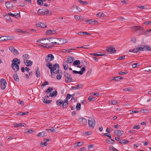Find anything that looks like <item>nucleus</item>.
Wrapping results in <instances>:
<instances>
[{
  "mask_svg": "<svg viewBox=\"0 0 151 151\" xmlns=\"http://www.w3.org/2000/svg\"><path fill=\"white\" fill-rule=\"evenodd\" d=\"M46 66L50 69L51 74L53 72L55 74H57L56 78L58 80H60L61 78L63 73L59 70V65L58 64L55 63L52 66V64L49 63L46 64Z\"/></svg>",
  "mask_w": 151,
  "mask_h": 151,
  "instance_id": "1",
  "label": "nucleus"
},
{
  "mask_svg": "<svg viewBox=\"0 0 151 151\" xmlns=\"http://www.w3.org/2000/svg\"><path fill=\"white\" fill-rule=\"evenodd\" d=\"M12 62L11 66L14 72H16L19 69V64L20 63V60L17 58H14L12 60Z\"/></svg>",
  "mask_w": 151,
  "mask_h": 151,
  "instance_id": "2",
  "label": "nucleus"
},
{
  "mask_svg": "<svg viewBox=\"0 0 151 151\" xmlns=\"http://www.w3.org/2000/svg\"><path fill=\"white\" fill-rule=\"evenodd\" d=\"M63 75L65 78V81L66 83L73 81V79L71 77V75L66 72H63Z\"/></svg>",
  "mask_w": 151,
  "mask_h": 151,
  "instance_id": "3",
  "label": "nucleus"
},
{
  "mask_svg": "<svg viewBox=\"0 0 151 151\" xmlns=\"http://www.w3.org/2000/svg\"><path fill=\"white\" fill-rule=\"evenodd\" d=\"M88 123L89 127L90 128L93 129L95 125V122L94 118L92 116L90 117L89 118Z\"/></svg>",
  "mask_w": 151,
  "mask_h": 151,
  "instance_id": "4",
  "label": "nucleus"
},
{
  "mask_svg": "<svg viewBox=\"0 0 151 151\" xmlns=\"http://www.w3.org/2000/svg\"><path fill=\"white\" fill-rule=\"evenodd\" d=\"M54 59V56L51 54H50L46 56L45 57V62L48 63L50 61L53 60Z\"/></svg>",
  "mask_w": 151,
  "mask_h": 151,
  "instance_id": "5",
  "label": "nucleus"
},
{
  "mask_svg": "<svg viewBox=\"0 0 151 151\" xmlns=\"http://www.w3.org/2000/svg\"><path fill=\"white\" fill-rule=\"evenodd\" d=\"M0 82L1 85V88L2 90H4L6 88V80L3 78L1 79Z\"/></svg>",
  "mask_w": 151,
  "mask_h": 151,
  "instance_id": "6",
  "label": "nucleus"
},
{
  "mask_svg": "<svg viewBox=\"0 0 151 151\" xmlns=\"http://www.w3.org/2000/svg\"><path fill=\"white\" fill-rule=\"evenodd\" d=\"M106 50L110 53H115L116 50H115L114 48L113 47L111 46L109 48L106 47Z\"/></svg>",
  "mask_w": 151,
  "mask_h": 151,
  "instance_id": "7",
  "label": "nucleus"
},
{
  "mask_svg": "<svg viewBox=\"0 0 151 151\" xmlns=\"http://www.w3.org/2000/svg\"><path fill=\"white\" fill-rule=\"evenodd\" d=\"M24 64L27 66H31L32 64V61L30 60H24Z\"/></svg>",
  "mask_w": 151,
  "mask_h": 151,
  "instance_id": "8",
  "label": "nucleus"
},
{
  "mask_svg": "<svg viewBox=\"0 0 151 151\" xmlns=\"http://www.w3.org/2000/svg\"><path fill=\"white\" fill-rule=\"evenodd\" d=\"M79 122L83 125H86L87 124V121L84 118H81L79 119Z\"/></svg>",
  "mask_w": 151,
  "mask_h": 151,
  "instance_id": "9",
  "label": "nucleus"
},
{
  "mask_svg": "<svg viewBox=\"0 0 151 151\" xmlns=\"http://www.w3.org/2000/svg\"><path fill=\"white\" fill-rule=\"evenodd\" d=\"M97 22L98 21L96 20H94L93 19H89L88 20H87L86 21V23H88L89 24H93Z\"/></svg>",
  "mask_w": 151,
  "mask_h": 151,
  "instance_id": "10",
  "label": "nucleus"
},
{
  "mask_svg": "<svg viewBox=\"0 0 151 151\" xmlns=\"http://www.w3.org/2000/svg\"><path fill=\"white\" fill-rule=\"evenodd\" d=\"M83 86V85L81 84H78L76 87L72 86L71 88L70 89L71 90H74L78 89V88H82Z\"/></svg>",
  "mask_w": 151,
  "mask_h": 151,
  "instance_id": "11",
  "label": "nucleus"
},
{
  "mask_svg": "<svg viewBox=\"0 0 151 151\" xmlns=\"http://www.w3.org/2000/svg\"><path fill=\"white\" fill-rule=\"evenodd\" d=\"M37 27L42 28H45L46 27V24L44 23L39 22L37 24Z\"/></svg>",
  "mask_w": 151,
  "mask_h": 151,
  "instance_id": "12",
  "label": "nucleus"
},
{
  "mask_svg": "<svg viewBox=\"0 0 151 151\" xmlns=\"http://www.w3.org/2000/svg\"><path fill=\"white\" fill-rule=\"evenodd\" d=\"M73 58H74L71 56H69L67 58L66 61V62L67 63H70L73 61Z\"/></svg>",
  "mask_w": 151,
  "mask_h": 151,
  "instance_id": "13",
  "label": "nucleus"
},
{
  "mask_svg": "<svg viewBox=\"0 0 151 151\" xmlns=\"http://www.w3.org/2000/svg\"><path fill=\"white\" fill-rule=\"evenodd\" d=\"M5 5L7 8L12 7H13V5L12 2H7L5 3Z\"/></svg>",
  "mask_w": 151,
  "mask_h": 151,
  "instance_id": "14",
  "label": "nucleus"
},
{
  "mask_svg": "<svg viewBox=\"0 0 151 151\" xmlns=\"http://www.w3.org/2000/svg\"><path fill=\"white\" fill-rule=\"evenodd\" d=\"M24 125H26V124L24 123H20L19 124L15 123L14 124V127H17L22 126L25 127Z\"/></svg>",
  "mask_w": 151,
  "mask_h": 151,
  "instance_id": "15",
  "label": "nucleus"
},
{
  "mask_svg": "<svg viewBox=\"0 0 151 151\" xmlns=\"http://www.w3.org/2000/svg\"><path fill=\"white\" fill-rule=\"evenodd\" d=\"M13 76L14 79L16 81L18 82L19 81V78L16 72L14 73Z\"/></svg>",
  "mask_w": 151,
  "mask_h": 151,
  "instance_id": "16",
  "label": "nucleus"
},
{
  "mask_svg": "<svg viewBox=\"0 0 151 151\" xmlns=\"http://www.w3.org/2000/svg\"><path fill=\"white\" fill-rule=\"evenodd\" d=\"M8 15H11L12 17H14L16 18H18L20 17V14L19 13H15L13 14L10 13L8 14Z\"/></svg>",
  "mask_w": 151,
  "mask_h": 151,
  "instance_id": "17",
  "label": "nucleus"
},
{
  "mask_svg": "<svg viewBox=\"0 0 151 151\" xmlns=\"http://www.w3.org/2000/svg\"><path fill=\"white\" fill-rule=\"evenodd\" d=\"M22 58L24 60H27L29 59V56L28 54H25L23 55Z\"/></svg>",
  "mask_w": 151,
  "mask_h": 151,
  "instance_id": "18",
  "label": "nucleus"
},
{
  "mask_svg": "<svg viewBox=\"0 0 151 151\" xmlns=\"http://www.w3.org/2000/svg\"><path fill=\"white\" fill-rule=\"evenodd\" d=\"M133 29H134L135 31L143 29L142 27H139V26H135L133 27Z\"/></svg>",
  "mask_w": 151,
  "mask_h": 151,
  "instance_id": "19",
  "label": "nucleus"
},
{
  "mask_svg": "<svg viewBox=\"0 0 151 151\" xmlns=\"http://www.w3.org/2000/svg\"><path fill=\"white\" fill-rule=\"evenodd\" d=\"M35 75L37 77H39L40 76V72L39 68L38 67H37L35 72Z\"/></svg>",
  "mask_w": 151,
  "mask_h": 151,
  "instance_id": "20",
  "label": "nucleus"
},
{
  "mask_svg": "<svg viewBox=\"0 0 151 151\" xmlns=\"http://www.w3.org/2000/svg\"><path fill=\"white\" fill-rule=\"evenodd\" d=\"M98 53H100V52H95L93 53L90 54L91 55H93L94 56H106L105 54H103L99 55L98 54Z\"/></svg>",
  "mask_w": 151,
  "mask_h": 151,
  "instance_id": "21",
  "label": "nucleus"
},
{
  "mask_svg": "<svg viewBox=\"0 0 151 151\" xmlns=\"http://www.w3.org/2000/svg\"><path fill=\"white\" fill-rule=\"evenodd\" d=\"M142 47H144L145 48L146 51L148 50L151 51V48L149 45H142Z\"/></svg>",
  "mask_w": 151,
  "mask_h": 151,
  "instance_id": "22",
  "label": "nucleus"
},
{
  "mask_svg": "<svg viewBox=\"0 0 151 151\" xmlns=\"http://www.w3.org/2000/svg\"><path fill=\"white\" fill-rule=\"evenodd\" d=\"M82 34L84 35H91V33H88L86 32H80L78 33H77V34L78 35H81Z\"/></svg>",
  "mask_w": 151,
  "mask_h": 151,
  "instance_id": "23",
  "label": "nucleus"
},
{
  "mask_svg": "<svg viewBox=\"0 0 151 151\" xmlns=\"http://www.w3.org/2000/svg\"><path fill=\"white\" fill-rule=\"evenodd\" d=\"M151 66H147L144 68L145 71L151 73Z\"/></svg>",
  "mask_w": 151,
  "mask_h": 151,
  "instance_id": "24",
  "label": "nucleus"
},
{
  "mask_svg": "<svg viewBox=\"0 0 151 151\" xmlns=\"http://www.w3.org/2000/svg\"><path fill=\"white\" fill-rule=\"evenodd\" d=\"M118 141L120 143L122 144H125L129 142L128 141L125 139L122 140V141L121 140H118Z\"/></svg>",
  "mask_w": 151,
  "mask_h": 151,
  "instance_id": "25",
  "label": "nucleus"
},
{
  "mask_svg": "<svg viewBox=\"0 0 151 151\" xmlns=\"http://www.w3.org/2000/svg\"><path fill=\"white\" fill-rule=\"evenodd\" d=\"M63 66L64 69L65 70H67L68 68V65L66 63V61L63 62Z\"/></svg>",
  "mask_w": 151,
  "mask_h": 151,
  "instance_id": "26",
  "label": "nucleus"
},
{
  "mask_svg": "<svg viewBox=\"0 0 151 151\" xmlns=\"http://www.w3.org/2000/svg\"><path fill=\"white\" fill-rule=\"evenodd\" d=\"M45 11V9H40L38 10L37 11V14H42L43 15L44 12Z\"/></svg>",
  "mask_w": 151,
  "mask_h": 151,
  "instance_id": "27",
  "label": "nucleus"
},
{
  "mask_svg": "<svg viewBox=\"0 0 151 151\" xmlns=\"http://www.w3.org/2000/svg\"><path fill=\"white\" fill-rule=\"evenodd\" d=\"M46 135V133H45L44 132H40L37 135V136L38 137H43Z\"/></svg>",
  "mask_w": 151,
  "mask_h": 151,
  "instance_id": "28",
  "label": "nucleus"
},
{
  "mask_svg": "<svg viewBox=\"0 0 151 151\" xmlns=\"http://www.w3.org/2000/svg\"><path fill=\"white\" fill-rule=\"evenodd\" d=\"M137 48V52L141 50H142L143 51H146V50H145V48H144V47L142 46V45H141L140 47Z\"/></svg>",
  "mask_w": 151,
  "mask_h": 151,
  "instance_id": "29",
  "label": "nucleus"
},
{
  "mask_svg": "<svg viewBox=\"0 0 151 151\" xmlns=\"http://www.w3.org/2000/svg\"><path fill=\"white\" fill-rule=\"evenodd\" d=\"M57 94V92L56 90L54 91L53 93H50L49 95V96L50 97H53L54 96H56Z\"/></svg>",
  "mask_w": 151,
  "mask_h": 151,
  "instance_id": "30",
  "label": "nucleus"
},
{
  "mask_svg": "<svg viewBox=\"0 0 151 151\" xmlns=\"http://www.w3.org/2000/svg\"><path fill=\"white\" fill-rule=\"evenodd\" d=\"M63 100L59 99L56 101V104L58 106H60L63 103Z\"/></svg>",
  "mask_w": 151,
  "mask_h": 151,
  "instance_id": "31",
  "label": "nucleus"
},
{
  "mask_svg": "<svg viewBox=\"0 0 151 151\" xmlns=\"http://www.w3.org/2000/svg\"><path fill=\"white\" fill-rule=\"evenodd\" d=\"M43 101L44 103L47 104H49L52 101V100H47L46 99H43L42 100Z\"/></svg>",
  "mask_w": 151,
  "mask_h": 151,
  "instance_id": "32",
  "label": "nucleus"
},
{
  "mask_svg": "<svg viewBox=\"0 0 151 151\" xmlns=\"http://www.w3.org/2000/svg\"><path fill=\"white\" fill-rule=\"evenodd\" d=\"M80 64V61L78 60H75L73 62V64L74 65H79Z\"/></svg>",
  "mask_w": 151,
  "mask_h": 151,
  "instance_id": "33",
  "label": "nucleus"
},
{
  "mask_svg": "<svg viewBox=\"0 0 151 151\" xmlns=\"http://www.w3.org/2000/svg\"><path fill=\"white\" fill-rule=\"evenodd\" d=\"M140 112L142 113H148L149 111L146 109H140Z\"/></svg>",
  "mask_w": 151,
  "mask_h": 151,
  "instance_id": "34",
  "label": "nucleus"
},
{
  "mask_svg": "<svg viewBox=\"0 0 151 151\" xmlns=\"http://www.w3.org/2000/svg\"><path fill=\"white\" fill-rule=\"evenodd\" d=\"M34 132L33 130H29L28 129H26L24 130V132L26 133H31Z\"/></svg>",
  "mask_w": 151,
  "mask_h": 151,
  "instance_id": "35",
  "label": "nucleus"
},
{
  "mask_svg": "<svg viewBox=\"0 0 151 151\" xmlns=\"http://www.w3.org/2000/svg\"><path fill=\"white\" fill-rule=\"evenodd\" d=\"M28 112H19L18 114L17 115L19 116H21L22 115H24L27 114Z\"/></svg>",
  "mask_w": 151,
  "mask_h": 151,
  "instance_id": "36",
  "label": "nucleus"
},
{
  "mask_svg": "<svg viewBox=\"0 0 151 151\" xmlns=\"http://www.w3.org/2000/svg\"><path fill=\"white\" fill-rule=\"evenodd\" d=\"M1 38V41H3L4 40H9V37H4V36L0 37Z\"/></svg>",
  "mask_w": 151,
  "mask_h": 151,
  "instance_id": "37",
  "label": "nucleus"
},
{
  "mask_svg": "<svg viewBox=\"0 0 151 151\" xmlns=\"http://www.w3.org/2000/svg\"><path fill=\"white\" fill-rule=\"evenodd\" d=\"M51 43H52V45H61L63 44V42H51Z\"/></svg>",
  "mask_w": 151,
  "mask_h": 151,
  "instance_id": "38",
  "label": "nucleus"
},
{
  "mask_svg": "<svg viewBox=\"0 0 151 151\" xmlns=\"http://www.w3.org/2000/svg\"><path fill=\"white\" fill-rule=\"evenodd\" d=\"M51 12H50L47 9H45V11L44 12L43 15H47V14H50Z\"/></svg>",
  "mask_w": 151,
  "mask_h": 151,
  "instance_id": "39",
  "label": "nucleus"
},
{
  "mask_svg": "<svg viewBox=\"0 0 151 151\" xmlns=\"http://www.w3.org/2000/svg\"><path fill=\"white\" fill-rule=\"evenodd\" d=\"M86 67L85 66L83 67L81 69V71H79L80 72H81V73H80V75H82L83 73V72H84L85 71Z\"/></svg>",
  "mask_w": 151,
  "mask_h": 151,
  "instance_id": "40",
  "label": "nucleus"
},
{
  "mask_svg": "<svg viewBox=\"0 0 151 151\" xmlns=\"http://www.w3.org/2000/svg\"><path fill=\"white\" fill-rule=\"evenodd\" d=\"M88 100L90 101H94L95 100V98L93 97L92 96H90L88 98Z\"/></svg>",
  "mask_w": 151,
  "mask_h": 151,
  "instance_id": "41",
  "label": "nucleus"
},
{
  "mask_svg": "<svg viewBox=\"0 0 151 151\" xmlns=\"http://www.w3.org/2000/svg\"><path fill=\"white\" fill-rule=\"evenodd\" d=\"M53 90V88L52 87H49L48 88L47 90L45 91V93H48L52 91Z\"/></svg>",
  "mask_w": 151,
  "mask_h": 151,
  "instance_id": "42",
  "label": "nucleus"
},
{
  "mask_svg": "<svg viewBox=\"0 0 151 151\" xmlns=\"http://www.w3.org/2000/svg\"><path fill=\"white\" fill-rule=\"evenodd\" d=\"M49 84V83L46 81H45L41 85V87L42 88H43L45 85H47Z\"/></svg>",
  "mask_w": 151,
  "mask_h": 151,
  "instance_id": "43",
  "label": "nucleus"
},
{
  "mask_svg": "<svg viewBox=\"0 0 151 151\" xmlns=\"http://www.w3.org/2000/svg\"><path fill=\"white\" fill-rule=\"evenodd\" d=\"M46 130L47 132H49V131H50L52 132H55L56 131V129H52V128L50 129H46Z\"/></svg>",
  "mask_w": 151,
  "mask_h": 151,
  "instance_id": "44",
  "label": "nucleus"
},
{
  "mask_svg": "<svg viewBox=\"0 0 151 151\" xmlns=\"http://www.w3.org/2000/svg\"><path fill=\"white\" fill-rule=\"evenodd\" d=\"M81 105L80 103H78L76 106V109L77 110H79L81 109Z\"/></svg>",
  "mask_w": 151,
  "mask_h": 151,
  "instance_id": "45",
  "label": "nucleus"
},
{
  "mask_svg": "<svg viewBox=\"0 0 151 151\" xmlns=\"http://www.w3.org/2000/svg\"><path fill=\"white\" fill-rule=\"evenodd\" d=\"M10 15H8V14L5 16L7 20L9 22L12 21L11 17H9Z\"/></svg>",
  "mask_w": 151,
  "mask_h": 151,
  "instance_id": "46",
  "label": "nucleus"
},
{
  "mask_svg": "<svg viewBox=\"0 0 151 151\" xmlns=\"http://www.w3.org/2000/svg\"><path fill=\"white\" fill-rule=\"evenodd\" d=\"M78 1L80 2L81 4H88V2L87 1H83L81 0H78Z\"/></svg>",
  "mask_w": 151,
  "mask_h": 151,
  "instance_id": "47",
  "label": "nucleus"
},
{
  "mask_svg": "<svg viewBox=\"0 0 151 151\" xmlns=\"http://www.w3.org/2000/svg\"><path fill=\"white\" fill-rule=\"evenodd\" d=\"M109 149L111 150H112L114 151V150L116 151H119L118 150L114 148L113 146H112V147H109Z\"/></svg>",
  "mask_w": 151,
  "mask_h": 151,
  "instance_id": "48",
  "label": "nucleus"
},
{
  "mask_svg": "<svg viewBox=\"0 0 151 151\" xmlns=\"http://www.w3.org/2000/svg\"><path fill=\"white\" fill-rule=\"evenodd\" d=\"M109 149L111 150H112L114 151V150L116 151H119L118 150L114 148L113 146H112V147H109Z\"/></svg>",
  "mask_w": 151,
  "mask_h": 151,
  "instance_id": "49",
  "label": "nucleus"
},
{
  "mask_svg": "<svg viewBox=\"0 0 151 151\" xmlns=\"http://www.w3.org/2000/svg\"><path fill=\"white\" fill-rule=\"evenodd\" d=\"M52 30H49L47 31L46 32L47 35H50L52 34Z\"/></svg>",
  "mask_w": 151,
  "mask_h": 151,
  "instance_id": "50",
  "label": "nucleus"
},
{
  "mask_svg": "<svg viewBox=\"0 0 151 151\" xmlns=\"http://www.w3.org/2000/svg\"><path fill=\"white\" fill-rule=\"evenodd\" d=\"M13 53L14 55H17L19 54L17 50L14 49V50L12 52Z\"/></svg>",
  "mask_w": 151,
  "mask_h": 151,
  "instance_id": "51",
  "label": "nucleus"
},
{
  "mask_svg": "<svg viewBox=\"0 0 151 151\" xmlns=\"http://www.w3.org/2000/svg\"><path fill=\"white\" fill-rule=\"evenodd\" d=\"M137 48L134 49L133 50H129V52H137Z\"/></svg>",
  "mask_w": 151,
  "mask_h": 151,
  "instance_id": "52",
  "label": "nucleus"
},
{
  "mask_svg": "<svg viewBox=\"0 0 151 151\" xmlns=\"http://www.w3.org/2000/svg\"><path fill=\"white\" fill-rule=\"evenodd\" d=\"M68 104L66 103H63L62 104V107L63 108H65L68 106Z\"/></svg>",
  "mask_w": 151,
  "mask_h": 151,
  "instance_id": "53",
  "label": "nucleus"
},
{
  "mask_svg": "<svg viewBox=\"0 0 151 151\" xmlns=\"http://www.w3.org/2000/svg\"><path fill=\"white\" fill-rule=\"evenodd\" d=\"M72 73L73 74H80V73H81V72H80L79 71H78L75 70H73L72 71Z\"/></svg>",
  "mask_w": 151,
  "mask_h": 151,
  "instance_id": "54",
  "label": "nucleus"
},
{
  "mask_svg": "<svg viewBox=\"0 0 151 151\" xmlns=\"http://www.w3.org/2000/svg\"><path fill=\"white\" fill-rule=\"evenodd\" d=\"M104 135L106 136L107 137L109 138L110 139H111V134H108V133H105L104 134Z\"/></svg>",
  "mask_w": 151,
  "mask_h": 151,
  "instance_id": "55",
  "label": "nucleus"
},
{
  "mask_svg": "<svg viewBox=\"0 0 151 151\" xmlns=\"http://www.w3.org/2000/svg\"><path fill=\"white\" fill-rule=\"evenodd\" d=\"M78 146H80L83 144V142H77Z\"/></svg>",
  "mask_w": 151,
  "mask_h": 151,
  "instance_id": "56",
  "label": "nucleus"
},
{
  "mask_svg": "<svg viewBox=\"0 0 151 151\" xmlns=\"http://www.w3.org/2000/svg\"><path fill=\"white\" fill-rule=\"evenodd\" d=\"M140 128V127L139 125H135L134 126L133 128L135 129H139Z\"/></svg>",
  "mask_w": 151,
  "mask_h": 151,
  "instance_id": "57",
  "label": "nucleus"
},
{
  "mask_svg": "<svg viewBox=\"0 0 151 151\" xmlns=\"http://www.w3.org/2000/svg\"><path fill=\"white\" fill-rule=\"evenodd\" d=\"M106 143L108 144H113V143H114V142H111L108 139H106Z\"/></svg>",
  "mask_w": 151,
  "mask_h": 151,
  "instance_id": "58",
  "label": "nucleus"
},
{
  "mask_svg": "<svg viewBox=\"0 0 151 151\" xmlns=\"http://www.w3.org/2000/svg\"><path fill=\"white\" fill-rule=\"evenodd\" d=\"M17 102L18 103L20 104L22 106L24 105V102L23 101H21L20 100H18L17 101Z\"/></svg>",
  "mask_w": 151,
  "mask_h": 151,
  "instance_id": "59",
  "label": "nucleus"
},
{
  "mask_svg": "<svg viewBox=\"0 0 151 151\" xmlns=\"http://www.w3.org/2000/svg\"><path fill=\"white\" fill-rule=\"evenodd\" d=\"M119 77H120V76H116L114 77L112 80L117 81H119Z\"/></svg>",
  "mask_w": 151,
  "mask_h": 151,
  "instance_id": "60",
  "label": "nucleus"
},
{
  "mask_svg": "<svg viewBox=\"0 0 151 151\" xmlns=\"http://www.w3.org/2000/svg\"><path fill=\"white\" fill-rule=\"evenodd\" d=\"M19 4L20 6H24V3L23 1H20L19 2Z\"/></svg>",
  "mask_w": 151,
  "mask_h": 151,
  "instance_id": "61",
  "label": "nucleus"
},
{
  "mask_svg": "<svg viewBox=\"0 0 151 151\" xmlns=\"http://www.w3.org/2000/svg\"><path fill=\"white\" fill-rule=\"evenodd\" d=\"M117 103V101L116 100H113L111 101V104L113 105H115Z\"/></svg>",
  "mask_w": 151,
  "mask_h": 151,
  "instance_id": "62",
  "label": "nucleus"
},
{
  "mask_svg": "<svg viewBox=\"0 0 151 151\" xmlns=\"http://www.w3.org/2000/svg\"><path fill=\"white\" fill-rule=\"evenodd\" d=\"M42 1H40L37 0V3L38 4H39L40 6H42L43 4V2H41Z\"/></svg>",
  "mask_w": 151,
  "mask_h": 151,
  "instance_id": "63",
  "label": "nucleus"
},
{
  "mask_svg": "<svg viewBox=\"0 0 151 151\" xmlns=\"http://www.w3.org/2000/svg\"><path fill=\"white\" fill-rule=\"evenodd\" d=\"M14 48L13 46H11L9 47V50L12 52L14 50Z\"/></svg>",
  "mask_w": 151,
  "mask_h": 151,
  "instance_id": "64",
  "label": "nucleus"
}]
</instances>
